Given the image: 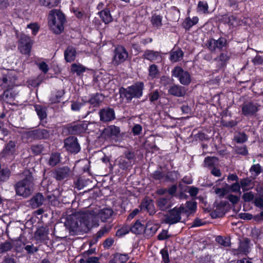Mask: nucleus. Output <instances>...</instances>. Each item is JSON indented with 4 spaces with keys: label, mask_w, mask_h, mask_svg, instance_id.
I'll list each match as a JSON object with an SVG mask.
<instances>
[{
    "label": "nucleus",
    "mask_w": 263,
    "mask_h": 263,
    "mask_svg": "<svg viewBox=\"0 0 263 263\" xmlns=\"http://www.w3.org/2000/svg\"><path fill=\"white\" fill-rule=\"evenodd\" d=\"M110 229V226H105L102 228L99 231L97 232L96 235V238L98 239L103 236L105 234L107 233Z\"/></svg>",
    "instance_id": "51"
},
{
    "label": "nucleus",
    "mask_w": 263,
    "mask_h": 263,
    "mask_svg": "<svg viewBox=\"0 0 263 263\" xmlns=\"http://www.w3.org/2000/svg\"><path fill=\"white\" fill-rule=\"evenodd\" d=\"M1 98L6 103H11V102L13 101L14 96L10 90H6L1 95Z\"/></svg>",
    "instance_id": "39"
},
{
    "label": "nucleus",
    "mask_w": 263,
    "mask_h": 263,
    "mask_svg": "<svg viewBox=\"0 0 263 263\" xmlns=\"http://www.w3.org/2000/svg\"><path fill=\"white\" fill-rule=\"evenodd\" d=\"M144 87L143 82H137L126 88L121 87L119 92L121 97L130 101L133 98H139L142 96Z\"/></svg>",
    "instance_id": "4"
},
{
    "label": "nucleus",
    "mask_w": 263,
    "mask_h": 263,
    "mask_svg": "<svg viewBox=\"0 0 263 263\" xmlns=\"http://www.w3.org/2000/svg\"><path fill=\"white\" fill-rule=\"evenodd\" d=\"M32 44L30 37L25 34H22L19 40L18 49L22 54L29 55Z\"/></svg>",
    "instance_id": "8"
},
{
    "label": "nucleus",
    "mask_w": 263,
    "mask_h": 263,
    "mask_svg": "<svg viewBox=\"0 0 263 263\" xmlns=\"http://www.w3.org/2000/svg\"><path fill=\"white\" fill-rule=\"evenodd\" d=\"M16 145L14 141H10L4 148L2 154L3 157L13 155L16 149Z\"/></svg>",
    "instance_id": "23"
},
{
    "label": "nucleus",
    "mask_w": 263,
    "mask_h": 263,
    "mask_svg": "<svg viewBox=\"0 0 263 263\" xmlns=\"http://www.w3.org/2000/svg\"><path fill=\"white\" fill-rule=\"evenodd\" d=\"M157 228L156 226L148 224L145 226L144 233L147 236H153L157 231Z\"/></svg>",
    "instance_id": "43"
},
{
    "label": "nucleus",
    "mask_w": 263,
    "mask_h": 263,
    "mask_svg": "<svg viewBox=\"0 0 263 263\" xmlns=\"http://www.w3.org/2000/svg\"><path fill=\"white\" fill-rule=\"evenodd\" d=\"M141 209L146 210L150 215H153L156 213L153 201L151 199H144L141 204Z\"/></svg>",
    "instance_id": "20"
},
{
    "label": "nucleus",
    "mask_w": 263,
    "mask_h": 263,
    "mask_svg": "<svg viewBox=\"0 0 263 263\" xmlns=\"http://www.w3.org/2000/svg\"><path fill=\"white\" fill-rule=\"evenodd\" d=\"M156 204L160 210L162 211H166L173 205L172 197H160L157 200Z\"/></svg>",
    "instance_id": "13"
},
{
    "label": "nucleus",
    "mask_w": 263,
    "mask_h": 263,
    "mask_svg": "<svg viewBox=\"0 0 263 263\" xmlns=\"http://www.w3.org/2000/svg\"><path fill=\"white\" fill-rule=\"evenodd\" d=\"M65 225L72 235L88 232L92 227L99 226L94 212L87 211L74 217L67 219Z\"/></svg>",
    "instance_id": "1"
},
{
    "label": "nucleus",
    "mask_w": 263,
    "mask_h": 263,
    "mask_svg": "<svg viewBox=\"0 0 263 263\" xmlns=\"http://www.w3.org/2000/svg\"><path fill=\"white\" fill-rule=\"evenodd\" d=\"M170 54V60L173 62H177L182 59L184 53L180 49H178L176 50H172Z\"/></svg>",
    "instance_id": "27"
},
{
    "label": "nucleus",
    "mask_w": 263,
    "mask_h": 263,
    "mask_svg": "<svg viewBox=\"0 0 263 263\" xmlns=\"http://www.w3.org/2000/svg\"><path fill=\"white\" fill-rule=\"evenodd\" d=\"M114 57L112 63L115 65H118L124 62L128 58V52L125 48L122 46H118L114 51Z\"/></svg>",
    "instance_id": "9"
},
{
    "label": "nucleus",
    "mask_w": 263,
    "mask_h": 263,
    "mask_svg": "<svg viewBox=\"0 0 263 263\" xmlns=\"http://www.w3.org/2000/svg\"><path fill=\"white\" fill-rule=\"evenodd\" d=\"M99 14L102 20L105 24H108L112 20V16L110 13V11L108 9H105L100 11Z\"/></svg>",
    "instance_id": "29"
},
{
    "label": "nucleus",
    "mask_w": 263,
    "mask_h": 263,
    "mask_svg": "<svg viewBox=\"0 0 263 263\" xmlns=\"http://www.w3.org/2000/svg\"><path fill=\"white\" fill-rule=\"evenodd\" d=\"M178 173L175 171H173L171 172H168L166 176H165V180H170L171 181H174L177 180L178 178Z\"/></svg>",
    "instance_id": "58"
},
{
    "label": "nucleus",
    "mask_w": 263,
    "mask_h": 263,
    "mask_svg": "<svg viewBox=\"0 0 263 263\" xmlns=\"http://www.w3.org/2000/svg\"><path fill=\"white\" fill-rule=\"evenodd\" d=\"M159 92L158 90H155L149 94V99L151 102H154L160 98Z\"/></svg>",
    "instance_id": "57"
},
{
    "label": "nucleus",
    "mask_w": 263,
    "mask_h": 263,
    "mask_svg": "<svg viewBox=\"0 0 263 263\" xmlns=\"http://www.w3.org/2000/svg\"><path fill=\"white\" fill-rule=\"evenodd\" d=\"M114 212L111 209L109 208H104L99 210V212L95 215L96 217V219L97 220L96 216L98 218H100L102 222L106 221L107 219L110 218L112 216ZM94 214L95 213L94 212ZM95 215V214H94Z\"/></svg>",
    "instance_id": "22"
},
{
    "label": "nucleus",
    "mask_w": 263,
    "mask_h": 263,
    "mask_svg": "<svg viewBox=\"0 0 263 263\" xmlns=\"http://www.w3.org/2000/svg\"><path fill=\"white\" fill-rule=\"evenodd\" d=\"M48 234L47 229L44 227H41L36 230L35 236L41 239H44Z\"/></svg>",
    "instance_id": "47"
},
{
    "label": "nucleus",
    "mask_w": 263,
    "mask_h": 263,
    "mask_svg": "<svg viewBox=\"0 0 263 263\" xmlns=\"http://www.w3.org/2000/svg\"><path fill=\"white\" fill-rule=\"evenodd\" d=\"M101 121L108 122L115 118V111L113 109L107 107L103 108L99 112Z\"/></svg>",
    "instance_id": "15"
},
{
    "label": "nucleus",
    "mask_w": 263,
    "mask_h": 263,
    "mask_svg": "<svg viewBox=\"0 0 263 263\" xmlns=\"http://www.w3.org/2000/svg\"><path fill=\"white\" fill-rule=\"evenodd\" d=\"M164 176V174L160 171H156L152 174L153 178L156 180H160Z\"/></svg>",
    "instance_id": "63"
},
{
    "label": "nucleus",
    "mask_w": 263,
    "mask_h": 263,
    "mask_svg": "<svg viewBox=\"0 0 263 263\" xmlns=\"http://www.w3.org/2000/svg\"><path fill=\"white\" fill-rule=\"evenodd\" d=\"M250 240L248 238H245L243 241L240 242L239 251L240 252L247 253L249 252V244Z\"/></svg>",
    "instance_id": "38"
},
{
    "label": "nucleus",
    "mask_w": 263,
    "mask_h": 263,
    "mask_svg": "<svg viewBox=\"0 0 263 263\" xmlns=\"http://www.w3.org/2000/svg\"><path fill=\"white\" fill-rule=\"evenodd\" d=\"M242 198L244 201L248 202L254 199V195L252 192H247L242 195Z\"/></svg>",
    "instance_id": "55"
},
{
    "label": "nucleus",
    "mask_w": 263,
    "mask_h": 263,
    "mask_svg": "<svg viewBox=\"0 0 263 263\" xmlns=\"http://www.w3.org/2000/svg\"><path fill=\"white\" fill-rule=\"evenodd\" d=\"M23 176L24 178L15 184L14 188L17 195L27 197L33 191V178L29 170L24 171Z\"/></svg>",
    "instance_id": "2"
},
{
    "label": "nucleus",
    "mask_w": 263,
    "mask_h": 263,
    "mask_svg": "<svg viewBox=\"0 0 263 263\" xmlns=\"http://www.w3.org/2000/svg\"><path fill=\"white\" fill-rule=\"evenodd\" d=\"M65 128L68 133L71 135H78L83 133L86 127L84 124L72 123L68 125Z\"/></svg>",
    "instance_id": "16"
},
{
    "label": "nucleus",
    "mask_w": 263,
    "mask_h": 263,
    "mask_svg": "<svg viewBox=\"0 0 263 263\" xmlns=\"http://www.w3.org/2000/svg\"><path fill=\"white\" fill-rule=\"evenodd\" d=\"M104 99V96L99 93H96L90 96L88 102L93 106L98 105Z\"/></svg>",
    "instance_id": "28"
},
{
    "label": "nucleus",
    "mask_w": 263,
    "mask_h": 263,
    "mask_svg": "<svg viewBox=\"0 0 263 263\" xmlns=\"http://www.w3.org/2000/svg\"><path fill=\"white\" fill-rule=\"evenodd\" d=\"M66 22L64 14L59 10L53 9L48 15V24L55 34H60L64 30V24Z\"/></svg>",
    "instance_id": "3"
},
{
    "label": "nucleus",
    "mask_w": 263,
    "mask_h": 263,
    "mask_svg": "<svg viewBox=\"0 0 263 263\" xmlns=\"http://www.w3.org/2000/svg\"><path fill=\"white\" fill-rule=\"evenodd\" d=\"M64 147L71 154H77L81 150V146L77 138L74 136L67 137L64 140Z\"/></svg>",
    "instance_id": "7"
},
{
    "label": "nucleus",
    "mask_w": 263,
    "mask_h": 263,
    "mask_svg": "<svg viewBox=\"0 0 263 263\" xmlns=\"http://www.w3.org/2000/svg\"><path fill=\"white\" fill-rule=\"evenodd\" d=\"M151 22L154 27L158 28L162 26V16L154 14L152 17Z\"/></svg>",
    "instance_id": "45"
},
{
    "label": "nucleus",
    "mask_w": 263,
    "mask_h": 263,
    "mask_svg": "<svg viewBox=\"0 0 263 263\" xmlns=\"http://www.w3.org/2000/svg\"><path fill=\"white\" fill-rule=\"evenodd\" d=\"M235 151L237 154L244 156L248 154V151L246 146H236Z\"/></svg>",
    "instance_id": "60"
},
{
    "label": "nucleus",
    "mask_w": 263,
    "mask_h": 263,
    "mask_svg": "<svg viewBox=\"0 0 263 263\" xmlns=\"http://www.w3.org/2000/svg\"><path fill=\"white\" fill-rule=\"evenodd\" d=\"M185 209L187 210L188 212L185 214L187 215L195 212L197 209V202L194 200L188 201L185 203Z\"/></svg>",
    "instance_id": "36"
},
{
    "label": "nucleus",
    "mask_w": 263,
    "mask_h": 263,
    "mask_svg": "<svg viewBox=\"0 0 263 263\" xmlns=\"http://www.w3.org/2000/svg\"><path fill=\"white\" fill-rule=\"evenodd\" d=\"M23 245L25 246L24 249L28 254H33L34 253L36 252L39 250L38 248L34 247V245L31 243L27 245H25V244L24 243Z\"/></svg>",
    "instance_id": "50"
},
{
    "label": "nucleus",
    "mask_w": 263,
    "mask_h": 263,
    "mask_svg": "<svg viewBox=\"0 0 263 263\" xmlns=\"http://www.w3.org/2000/svg\"><path fill=\"white\" fill-rule=\"evenodd\" d=\"M208 8L209 6L208 3L204 1H199L197 6V11L203 13H206L208 12Z\"/></svg>",
    "instance_id": "44"
},
{
    "label": "nucleus",
    "mask_w": 263,
    "mask_h": 263,
    "mask_svg": "<svg viewBox=\"0 0 263 263\" xmlns=\"http://www.w3.org/2000/svg\"><path fill=\"white\" fill-rule=\"evenodd\" d=\"M44 145L43 144H33L31 146V150L32 152L36 155L42 153L44 149Z\"/></svg>",
    "instance_id": "41"
},
{
    "label": "nucleus",
    "mask_w": 263,
    "mask_h": 263,
    "mask_svg": "<svg viewBox=\"0 0 263 263\" xmlns=\"http://www.w3.org/2000/svg\"><path fill=\"white\" fill-rule=\"evenodd\" d=\"M46 200L41 193H37L30 200V204L33 209L37 208L43 205Z\"/></svg>",
    "instance_id": "19"
},
{
    "label": "nucleus",
    "mask_w": 263,
    "mask_h": 263,
    "mask_svg": "<svg viewBox=\"0 0 263 263\" xmlns=\"http://www.w3.org/2000/svg\"><path fill=\"white\" fill-rule=\"evenodd\" d=\"M170 235L168 234V231L163 230L157 236L160 240H163L168 238Z\"/></svg>",
    "instance_id": "61"
},
{
    "label": "nucleus",
    "mask_w": 263,
    "mask_h": 263,
    "mask_svg": "<svg viewBox=\"0 0 263 263\" xmlns=\"http://www.w3.org/2000/svg\"><path fill=\"white\" fill-rule=\"evenodd\" d=\"M30 137L34 139H47L50 137L49 132L46 129H37L32 130L29 133Z\"/></svg>",
    "instance_id": "14"
},
{
    "label": "nucleus",
    "mask_w": 263,
    "mask_h": 263,
    "mask_svg": "<svg viewBox=\"0 0 263 263\" xmlns=\"http://www.w3.org/2000/svg\"><path fill=\"white\" fill-rule=\"evenodd\" d=\"M172 77L178 78L180 83L183 85H188L191 82L189 72L184 70L181 67L176 66L172 71Z\"/></svg>",
    "instance_id": "6"
},
{
    "label": "nucleus",
    "mask_w": 263,
    "mask_h": 263,
    "mask_svg": "<svg viewBox=\"0 0 263 263\" xmlns=\"http://www.w3.org/2000/svg\"><path fill=\"white\" fill-rule=\"evenodd\" d=\"M128 259V255L116 253L114 258L110 260L112 263H125Z\"/></svg>",
    "instance_id": "31"
},
{
    "label": "nucleus",
    "mask_w": 263,
    "mask_h": 263,
    "mask_svg": "<svg viewBox=\"0 0 263 263\" xmlns=\"http://www.w3.org/2000/svg\"><path fill=\"white\" fill-rule=\"evenodd\" d=\"M235 139L237 143H242L247 141V136L245 133H241L235 137Z\"/></svg>",
    "instance_id": "59"
},
{
    "label": "nucleus",
    "mask_w": 263,
    "mask_h": 263,
    "mask_svg": "<svg viewBox=\"0 0 263 263\" xmlns=\"http://www.w3.org/2000/svg\"><path fill=\"white\" fill-rule=\"evenodd\" d=\"M240 186L242 187L243 192L248 191L252 187V180L249 178H243L240 181Z\"/></svg>",
    "instance_id": "35"
},
{
    "label": "nucleus",
    "mask_w": 263,
    "mask_h": 263,
    "mask_svg": "<svg viewBox=\"0 0 263 263\" xmlns=\"http://www.w3.org/2000/svg\"><path fill=\"white\" fill-rule=\"evenodd\" d=\"M72 172L68 166H63L55 169L53 172V177L58 181L67 180L71 175Z\"/></svg>",
    "instance_id": "12"
},
{
    "label": "nucleus",
    "mask_w": 263,
    "mask_h": 263,
    "mask_svg": "<svg viewBox=\"0 0 263 263\" xmlns=\"http://www.w3.org/2000/svg\"><path fill=\"white\" fill-rule=\"evenodd\" d=\"M120 132V128L115 125H110L104 129V135L108 136H117Z\"/></svg>",
    "instance_id": "26"
},
{
    "label": "nucleus",
    "mask_w": 263,
    "mask_h": 263,
    "mask_svg": "<svg viewBox=\"0 0 263 263\" xmlns=\"http://www.w3.org/2000/svg\"><path fill=\"white\" fill-rule=\"evenodd\" d=\"M260 105L254 102H247L242 105V114L245 116L254 115L260 109Z\"/></svg>",
    "instance_id": "10"
},
{
    "label": "nucleus",
    "mask_w": 263,
    "mask_h": 263,
    "mask_svg": "<svg viewBox=\"0 0 263 263\" xmlns=\"http://www.w3.org/2000/svg\"><path fill=\"white\" fill-rule=\"evenodd\" d=\"M144 59H147L150 61H160L161 60V55L160 52L155 51L154 50H146L144 51L143 55Z\"/></svg>",
    "instance_id": "21"
},
{
    "label": "nucleus",
    "mask_w": 263,
    "mask_h": 263,
    "mask_svg": "<svg viewBox=\"0 0 263 263\" xmlns=\"http://www.w3.org/2000/svg\"><path fill=\"white\" fill-rule=\"evenodd\" d=\"M218 159L215 157H207L204 159V164L206 166L211 167L217 163Z\"/></svg>",
    "instance_id": "46"
},
{
    "label": "nucleus",
    "mask_w": 263,
    "mask_h": 263,
    "mask_svg": "<svg viewBox=\"0 0 263 263\" xmlns=\"http://www.w3.org/2000/svg\"><path fill=\"white\" fill-rule=\"evenodd\" d=\"M250 172L252 173L254 172L255 176H257L262 172L261 167L259 164H254L250 168Z\"/></svg>",
    "instance_id": "52"
},
{
    "label": "nucleus",
    "mask_w": 263,
    "mask_h": 263,
    "mask_svg": "<svg viewBox=\"0 0 263 263\" xmlns=\"http://www.w3.org/2000/svg\"><path fill=\"white\" fill-rule=\"evenodd\" d=\"M231 53L226 51L221 53L219 56L215 59V61L218 62L217 67L221 69L225 67L230 59Z\"/></svg>",
    "instance_id": "17"
},
{
    "label": "nucleus",
    "mask_w": 263,
    "mask_h": 263,
    "mask_svg": "<svg viewBox=\"0 0 263 263\" xmlns=\"http://www.w3.org/2000/svg\"><path fill=\"white\" fill-rule=\"evenodd\" d=\"M60 0H40L41 5L48 8L57 6L60 3Z\"/></svg>",
    "instance_id": "33"
},
{
    "label": "nucleus",
    "mask_w": 263,
    "mask_h": 263,
    "mask_svg": "<svg viewBox=\"0 0 263 263\" xmlns=\"http://www.w3.org/2000/svg\"><path fill=\"white\" fill-rule=\"evenodd\" d=\"M227 41L224 37H219L218 40L210 39L206 44L207 48L212 52H215L216 49L221 50L226 46Z\"/></svg>",
    "instance_id": "11"
},
{
    "label": "nucleus",
    "mask_w": 263,
    "mask_h": 263,
    "mask_svg": "<svg viewBox=\"0 0 263 263\" xmlns=\"http://www.w3.org/2000/svg\"><path fill=\"white\" fill-rule=\"evenodd\" d=\"M198 22V18L196 16L192 19L190 17L185 18L183 25L185 29L189 30L193 26L196 25Z\"/></svg>",
    "instance_id": "32"
},
{
    "label": "nucleus",
    "mask_w": 263,
    "mask_h": 263,
    "mask_svg": "<svg viewBox=\"0 0 263 263\" xmlns=\"http://www.w3.org/2000/svg\"><path fill=\"white\" fill-rule=\"evenodd\" d=\"M13 248V244L8 241L0 243V254L10 251Z\"/></svg>",
    "instance_id": "37"
},
{
    "label": "nucleus",
    "mask_w": 263,
    "mask_h": 263,
    "mask_svg": "<svg viewBox=\"0 0 263 263\" xmlns=\"http://www.w3.org/2000/svg\"><path fill=\"white\" fill-rule=\"evenodd\" d=\"M240 184L238 181L229 186V189L231 190V191L235 193L240 192Z\"/></svg>",
    "instance_id": "62"
},
{
    "label": "nucleus",
    "mask_w": 263,
    "mask_h": 263,
    "mask_svg": "<svg viewBox=\"0 0 263 263\" xmlns=\"http://www.w3.org/2000/svg\"><path fill=\"white\" fill-rule=\"evenodd\" d=\"M89 181V180H86L80 178L78 179L76 181H74V187L77 188L78 190H80L83 189L85 186H86L87 182Z\"/></svg>",
    "instance_id": "42"
},
{
    "label": "nucleus",
    "mask_w": 263,
    "mask_h": 263,
    "mask_svg": "<svg viewBox=\"0 0 263 263\" xmlns=\"http://www.w3.org/2000/svg\"><path fill=\"white\" fill-rule=\"evenodd\" d=\"M76 49L72 46H68L64 51V57L67 62H71L76 57Z\"/></svg>",
    "instance_id": "24"
},
{
    "label": "nucleus",
    "mask_w": 263,
    "mask_h": 263,
    "mask_svg": "<svg viewBox=\"0 0 263 263\" xmlns=\"http://www.w3.org/2000/svg\"><path fill=\"white\" fill-rule=\"evenodd\" d=\"M168 92L172 96L181 97L184 96L186 92L184 87L174 84L170 87Z\"/></svg>",
    "instance_id": "18"
},
{
    "label": "nucleus",
    "mask_w": 263,
    "mask_h": 263,
    "mask_svg": "<svg viewBox=\"0 0 263 263\" xmlns=\"http://www.w3.org/2000/svg\"><path fill=\"white\" fill-rule=\"evenodd\" d=\"M35 110L41 120L45 119L47 117V108L46 107L41 105H34Z\"/></svg>",
    "instance_id": "30"
},
{
    "label": "nucleus",
    "mask_w": 263,
    "mask_h": 263,
    "mask_svg": "<svg viewBox=\"0 0 263 263\" xmlns=\"http://www.w3.org/2000/svg\"><path fill=\"white\" fill-rule=\"evenodd\" d=\"M71 71L80 76L86 70V68L80 64H73L71 68Z\"/></svg>",
    "instance_id": "40"
},
{
    "label": "nucleus",
    "mask_w": 263,
    "mask_h": 263,
    "mask_svg": "<svg viewBox=\"0 0 263 263\" xmlns=\"http://www.w3.org/2000/svg\"><path fill=\"white\" fill-rule=\"evenodd\" d=\"M148 72L149 77L153 79L156 78L159 72L157 66L155 64L151 65L148 68Z\"/></svg>",
    "instance_id": "49"
},
{
    "label": "nucleus",
    "mask_w": 263,
    "mask_h": 263,
    "mask_svg": "<svg viewBox=\"0 0 263 263\" xmlns=\"http://www.w3.org/2000/svg\"><path fill=\"white\" fill-rule=\"evenodd\" d=\"M160 253L162 257V263H168L170 261L168 253L166 249H162Z\"/></svg>",
    "instance_id": "56"
},
{
    "label": "nucleus",
    "mask_w": 263,
    "mask_h": 263,
    "mask_svg": "<svg viewBox=\"0 0 263 263\" xmlns=\"http://www.w3.org/2000/svg\"><path fill=\"white\" fill-rule=\"evenodd\" d=\"M253 203L256 207L263 209V194L256 197Z\"/></svg>",
    "instance_id": "53"
},
{
    "label": "nucleus",
    "mask_w": 263,
    "mask_h": 263,
    "mask_svg": "<svg viewBox=\"0 0 263 263\" xmlns=\"http://www.w3.org/2000/svg\"><path fill=\"white\" fill-rule=\"evenodd\" d=\"M187 210L185 209L183 204L179 207H175L169 210L168 212L165 215L164 222L170 225L178 223L181 219V215L187 214Z\"/></svg>",
    "instance_id": "5"
},
{
    "label": "nucleus",
    "mask_w": 263,
    "mask_h": 263,
    "mask_svg": "<svg viewBox=\"0 0 263 263\" xmlns=\"http://www.w3.org/2000/svg\"><path fill=\"white\" fill-rule=\"evenodd\" d=\"M216 241L220 245L224 247H229L230 246L231 243L230 239L227 238H223L221 236H218L216 237Z\"/></svg>",
    "instance_id": "48"
},
{
    "label": "nucleus",
    "mask_w": 263,
    "mask_h": 263,
    "mask_svg": "<svg viewBox=\"0 0 263 263\" xmlns=\"http://www.w3.org/2000/svg\"><path fill=\"white\" fill-rule=\"evenodd\" d=\"M254 65H261L263 66V58L260 55H256L252 60Z\"/></svg>",
    "instance_id": "64"
},
{
    "label": "nucleus",
    "mask_w": 263,
    "mask_h": 263,
    "mask_svg": "<svg viewBox=\"0 0 263 263\" xmlns=\"http://www.w3.org/2000/svg\"><path fill=\"white\" fill-rule=\"evenodd\" d=\"M120 167L122 170L126 169L130 165V162L125 158H121L119 161Z\"/></svg>",
    "instance_id": "54"
},
{
    "label": "nucleus",
    "mask_w": 263,
    "mask_h": 263,
    "mask_svg": "<svg viewBox=\"0 0 263 263\" xmlns=\"http://www.w3.org/2000/svg\"><path fill=\"white\" fill-rule=\"evenodd\" d=\"M130 231L136 235L140 234L144 232L145 226L141 223L140 220H137L135 223L129 227Z\"/></svg>",
    "instance_id": "25"
},
{
    "label": "nucleus",
    "mask_w": 263,
    "mask_h": 263,
    "mask_svg": "<svg viewBox=\"0 0 263 263\" xmlns=\"http://www.w3.org/2000/svg\"><path fill=\"white\" fill-rule=\"evenodd\" d=\"M61 160L60 154L58 153H52L48 161V164L52 166L57 165Z\"/></svg>",
    "instance_id": "34"
}]
</instances>
